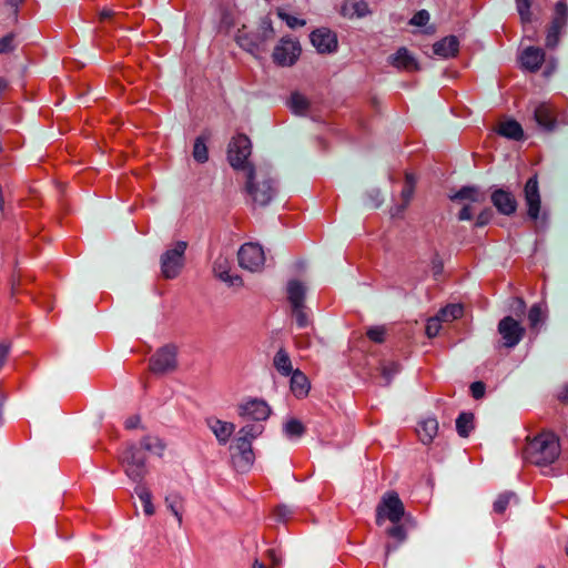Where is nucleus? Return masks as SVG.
<instances>
[{
    "mask_svg": "<svg viewBox=\"0 0 568 568\" xmlns=\"http://www.w3.org/2000/svg\"><path fill=\"white\" fill-rule=\"evenodd\" d=\"M252 144L244 134L234 136L227 151V159L232 168L244 170L246 173L245 191L255 205L265 206L277 194V183L267 168H254L247 162Z\"/></svg>",
    "mask_w": 568,
    "mask_h": 568,
    "instance_id": "1",
    "label": "nucleus"
},
{
    "mask_svg": "<svg viewBox=\"0 0 568 568\" xmlns=\"http://www.w3.org/2000/svg\"><path fill=\"white\" fill-rule=\"evenodd\" d=\"M560 455L558 437L551 432H542L529 440L523 452L526 462L538 467L552 464Z\"/></svg>",
    "mask_w": 568,
    "mask_h": 568,
    "instance_id": "2",
    "label": "nucleus"
},
{
    "mask_svg": "<svg viewBox=\"0 0 568 568\" xmlns=\"http://www.w3.org/2000/svg\"><path fill=\"white\" fill-rule=\"evenodd\" d=\"M274 36L271 21L264 20L255 31L241 29L237 31L235 41L246 52L257 57L265 50V44Z\"/></svg>",
    "mask_w": 568,
    "mask_h": 568,
    "instance_id": "3",
    "label": "nucleus"
},
{
    "mask_svg": "<svg viewBox=\"0 0 568 568\" xmlns=\"http://www.w3.org/2000/svg\"><path fill=\"white\" fill-rule=\"evenodd\" d=\"M120 464L125 475L134 483L141 484L148 473L146 457L141 448L134 444L128 447L120 455Z\"/></svg>",
    "mask_w": 568,
    "mask_h": 568,
    "instance_id": "4",
    "label": "nucleus"
},
{
    "mask_svg": "<svg viewBox=\"0 0 568 568\" xmlns=\"http://www.w3.org/2000/svg\"><path fill=\"white\" fill-rule=\"evenodd\" d=\"M405 513L404 504L394 491L387 493L376 508V524L382 526L385 519L393 524L400 523Z\"/></svg>",
    "mask_w": 568,
    "mask_h": 568,
    "instance_id": "5",
    "label": "nucleus"
},
{
    "mask_svg": "<svg viewBox=\"0 0 568 568\" xmlns=\"http://www.w3.org/2000/svg\"><path fill=\"white\" fill-rule=\"evenodd\" d=\"M186 247V242L179 241L161 255V273L165 278H175L180 274Z\"/></svg>",
    "mask_w": 568,
    "mask_h": 568,
    "instance_id": "6",
    "label": "nucleus"
},
{
    "mask_svg": "<svg viewBox=\"0 0 568 568\" xmlns=\"http://www.w3.org/2000/svg\"><path fill=\"white\" fill-rule=\"evenodd\" d=\"M449 199L455 202L464 203L458 213L459 221H470L474 216L471 204L484 203L486 200L485 193L477 186H463L460 190L449 195Z\"/></svg>",
    "mask_w": 568,
    "mask_h": 568,
    "instance_id": "7",
    "label": "nucleus"
},
{
    "mask_svg": "<svg viewBox=\"0 0 568 568\" xmlns=\"http://www.w3.org/2000/svg\"><path fill=\"white\" fill-rule=\"evenodd\" d=\"M534 119L538 126L547 132L555 130L559 124L568 125V114L557 115L554 105L549 102H541L534 106Z\"/></svg>",
    "mask_w": 568,
    "mask_h": 568,
    "instance_id": "8",
    "label": "nucleus"
},
{
    "mask_svg": "<svg viewBox=\"0 0 568 568\" xmlns=\"http://www.w3.org/2000/svg\"><path fill=\"white\" fill-rule=\"evenodd\" d=\"M568 21V6L560 0L555 6L554 17L547 29L546 47L554 49L558 45L560 36L565 32Z\"/></svg>",
    "mask_w": 568,
    "mask_h": 568,
    "instance_id": "9",
    "label": "nucleus"
},
{
    "mask_svg": "<svg viewBox=\"0 0 568 568\" xmlns=\"http://www.w3.org/2000/svg\"><path fill=\"white\" fill-rule=\"evenodd\" d=\"M301 45L296 39L283 37L273 51V60L281 67L293 65L301 54Z\"/></svg>",
    "mask_w": 568,
    "mask_h": 568,
    "instance_id": "10",
    "label": "nucleus"
},
{
    "mask_svg": "<svg viewBox=\"0 0 568 568\" xmlns=\"http://www.w3.org/2000/svg\"><path fill=\"white\" fill-rule=\"evenodd\" d=\"M239 263L241 267L251 271H260L265 263V254L261 245L245 243L239 250Z\"/></svg>",
    "mask_w": 568,
    "mask_h": 568,
    "instance_id": "11",
    "label": "nucleus"
},
{
    "mask_svg": "<svg viewBox=\"0 0 568 568\" xmlns=\"http://www.w3.org/2000/svg\"><path fill=\"white\" fill-rule=\"evenodd\" d=\"M498 333L503 338L504 346L514 348L525 335V327L511 316H505L498 323Z\"/></svg>",
    "mask_w": 568,
    "mask_h": 568,
    "instance_id": "12",
    "label": "nucleus"
},
{
    "mask_svg": "<svg viewBox=\"0 0 568 568\" xmlns=\"http://www.w3.org/2000/svg\"><path fill=\"white\" fill-rule=\"evenodd\" d=\"M311 42L321 54H331L337 51L338 40L334 31L328 28H318L310 36Z\"/></svg>",
    "mask_w": 568,
    "mask_h": 568,
    "instance_id": "13",
    "label": "nucleus"
},
{
    "mask_svg": "<svg viewBox=\"0 0 568 568\" xmlns=\"http://www.w3.org/2000/svg\"><path fill=\"white\" fill-rule=\"evenodd\" d=\"M237 413L242 418L263 422L268 418L271 408L263 399L250 398L239 405Z\"/></svg>",
    "mask_w": 568,
    "mask_h": 568,
    "instance_id": "14",
    "label": "nucleus"
},
{
    "mask_svg": "<svg viewBox=\"0 0 568 568\" xmlns=\"http://www.w3.org/2000/svg\"><path fill=\"white\" fill-rule=\"evenodd\" d=\"M175 366L176 349L172 345L161 347L150 359V368L156 374L172 371Z\"/></svg>",
    "mask_w": 568,
    "mask_h": 568,
    "instance_id": "15",
    "label": "nucleus"
},
{
    "mask_svg": "<svg viewBox=\"0 0 568 568\" xmlns=\"http://www.w3.org/2000/svg\"><path fill=\"white\" fill-rule=\"evenodd\" d=\"M524 195L526 205L528 207V217L532 221H536L539 217L541 204L538 181L536 175L527 180L524 187Z\"/></svg>",
    "mask_w": 568,
    "mask_h": 568,
    "instance_id": "16",
    "label": "nucleus"
},
{
    "mask_svg": "<svg viewBox=\"0 0 568 568\" xmlns=\"http://www.w3.org/2000/svg\"><path fill=\"white\" fill-rule=\"evenodd\" d=\"M232 258L229 254L221 252L213 262V272L216 277L229 285H241L242 278L230 273Z\"/></svg>",
    "mask_w": 568,
    "mask_h": 568,
    "instance_id": "17",
    "label": "nucleus"
},
{
    "mask_svg": "<svg viewBox=\"0 0 568 568\" xmlns=\"http://www.w3.org/2000/svg\"><path fill=\"white\" fill-rule=\"evenodd\" d=\"M205 423L206 426L214 434L220 445L227 444L235 430V425L233 423L222 420L217 417H207Z\"/></svg>",
    "mask_w": 568,
    "mask_h": 568,
    "instance_id": "18",
    "label": "nucleus"
},
{
    "mask_svg": "<svg viewBox=\"0 0 568 568\" xmlns=\"http://www.w3.org/2000/svg\"><path fill=\"white\" fill-rule=\"evenodd\" d=\"M491 202L500 214L511 215L516 212L517 201L513 193L497 189L491 193Z\"/></svg>",
    "mask_w": 568,
    "mask_h": 568,
    "instance_id": "19",
    "label": "nucleus"
},
{
    "mask_svg": "<svg viewBox=\"0 0 568 568\" xmlns=\"http://www.w3.org/2000/svg\"><path fill=\"white\" fill-rule=\"evenodd\" d=\"M234 447L239 452L237 466L243 470L248 469L254 463L252 442L237 433L234 439Z\"/></svg>",
    "mask_w": 568,
    "mask_h": 568,
    "instance_id": "20",
    "label": "nucleus"
},
{
    "mask_svg": "<svg viewBox=\"0 0 568 568\" xmlns=\"http://www.w3.org/2000/svg\"><path fill=\"white\" fill-rule=\"evenodd\" d=\"M519 60L525 70L536 72L545 60V52L541 48L528 47L521 52Z\"/></svg>",
    "mask_w": 568,
    "mask_h": 568,
    "instance_id": "21",
    "label": "nucleus"
},
{
    "mask_svg": "<svg viewBox=\"0 0 568 568\" xmlns=\"http://www.w3.org/2000/svg\"><path fill=\"white\" fill-rule=\"evenodd\" d=\"M417 436L424 445L433 443L438 433V422L435 417L422 419L416 428Z\"/></svg>",
    "mask_w": 568,
    "mask_h": 568,
    "instance_id": "22",
    "label": "nucleus"
},
{
    "mask_svg": "<svg viewBox=\"0 0 568 568\" xmlns=\"http://www.w3.org/2000/svg\"><path fill=\"white\" fill-rule=\"evenodd\" d=\"M459 42L455 36H448L437 41L433 45V51L436 55L442 58L455 57L458 52Z\"/></svg>",
    "mask_w": 568,
    "mask_h": 568,
    "instance_id": "23",
    "label": "nucleus"
},
{
    "mask_svg": "<svg viewBox=\"0 0 568 568\" xmlns=\"http://www.w3.org/2000/svg\"><path fill=\"white\" fill-rule=\"evenodd\" d=\"M388 60L392 65L400 70L413 71L417 69V61L405 48L398 49Z\"/></svg>",
    "mask_w": 568,
    "mask_h": 568,
    "instance_id": "24",
    "label": "nucleus"
},
{
    "mask_svg": "<svg viewBox=\"0 0 568 568\" xmlns=\"http://www.w3.org/2000/svg\"><path fill=\"white\" fill-rule=\"evenodd\" d=\"M291 390L297 398L307 396L311 385L306 375L300 369H295L291 375Z\"/></svg>",
    "mask_w": 568,
    "mask_h": 568,
    "instance_id": "25",
    "label": "nucleus"
},
{
    "mask_svg": "<svg viewBox=\"0 0 568 568\" xmlns=\"http://www.w3.org/2000/svg\"><path fill=\"white\" fill-rule=\"evenodd\" d=\"M287 298L292 307L303 306L305 300V286L297 280L287 283Z\"/></svg>",
    "mask_w": 568,
    "mask_h": 568,
    "instance_id": "26",
    "label": "nucleus"
},
{
    "mask_svg": "<svg viewBox=\"0 0 568 568\" xmlns=\"http://www.w3.org/2000/svg\"><path fill=\"white\" fill-rule=\"evenodd\" d=\"M498 134L511 139L515 141H519L524 136V131L521 125L515 120H508L499 124L497 129Z\"/></svg>",
    "mask_w": 568,
    "mask_h": 568,
    "instance_id": "27",
    "label": "nucleus"
},
{
    "mask_svg": "<svg viewBox=\"0 0 568 568\" xmlns=\"http://www.w3.org/2000/svg\"><path fill=\"white\" fill-rule=\"evenodd\" d=\"M273 364L277 372L283 376H290L294 372L291 357L284 348H280L276 352L273 358Z\"/></svg>",
    "mask_w": 568,
    "mask_h": 568,
    "instance_id": "28",
    "label": "nucleus"
},
{
    "mask_svg": "<svg viewBox=\"0 0 568 568\" xmlns=\"http://www.w3.org/2000/svg\"><path fill=\"white\" fill-rule=\"evenodd\" d=\"M345 14L351 17L364 18L371 14V9L367 0H348L343 8Z\"/></svg>",
    "mask_w": 568,
    "mask_h": 568,
    "instance_id": "29",
    "label": "nucleus"
},
{
    "mask_svg": "<svg viewBox=\"0 0 568 568\" xmlns=\"http://www.w3.org/2000/svg\"><path fill=\"white\" fill-rule=\"evenodd\" d=\"M183 504L184 499L183 497L178 493L169 494L165 497V505L170 509V511L173 514V516L176 518L179 526L183 523Z\"/></svg>",
    "mask_w": 568,
    "mask_h": 568,
    "instance_id": "30",
    "label": "nucleus"
},
{
    "mask_svg": "<svg viewBox=\"0 0 568 568\" xmlns=\"http://www.w3.org/2000/svg\"><path fill=\"white\" fill-rule=\"evenodd\" d=\"M136 496L141 500L143 505V511L146 516H152L155 513V508L152 504V494L148 487L144 485L138 484V486L134 489Z\"/></svg>",
    "mask_w": 568,
    "mask_h": 568,
    "instance_id": "31",
    "label": "nucleus"
},
{
    "mask_svg": "<svg viewBox=\"0 0 568 568\" xmlns=\"http://www.w3.org/2000/svg\"><path fill=\"white\" fill-rule=\"evenodd\" d=\"M474 429V415L471 413H460L456 419V430L460 437H468Z\"/></svg>",
    "mask_w": 568,
    "mask_h": 568,
    "instance_id": "32",
    "label": "nucleus"
},
{
    "mask_svg": "<svg viewBox=\"0 0 568 568\" xmlns=\"http://www.w3.org/2000/svg\"><path fill=\"white\" fill-rule=\"evenodd\" d=\"M141 449L148 450L154 455L162 456L165 445L164 443L156 436H144L141 442Z\"/></svg>",
    "mask_w": 568,
    "mask_h": 568,
    "instance_id": "33",
    "label": "nucleus"
},
{
    "mask_svg": "<svg viewBox=\"0 0 568 568\" xmlns=\"http://www.w3.org/2000/svg\"><path fill=\"white\" fill-rule=\"evenodd\" d=\"M288 106L295 114H304L308 110L310 102L303 94L293 92L288 100Z\"/></svg>",
    "mask_w": 568,
    "mask_h": 568,
    "instance_id": "34",
    "label": "nucleus"
},
{
    "mask_svg": "<svg viewBox=\"0 0 568 568\" xmlns=\"http://www.w3.org/2000/svg\"><path fill=\"white\" fill-rule=\"evenodd\" d=\"M464 314V307L460 304H449L439 310L437 313L438 318L443 322H452L462 317Z\"/></svg>",
    "mask_w": 568,
    "mask_h": 568,
    "instance_id": "35",
    "label": "nucleus"
},
{
    "mask_svg": "<svg viewBox=\"0 0 568 568\" xmlns=\"http://www.w3.org/2000/svg\"><path fill=\"white\" fill-rule=\"evenodd\" d=\"M283 432L288 438H300L305 433V427L298 419L291 418L284 424Z\"/></svg>",
    "mask_w": 568,
    "mask_h": 568,
    "instance_id": "36",
    "label": "nucleus"
},
{
    "mask_svg": "<svg viewBox=\"0 0 568 568\" xmlns=\"http://www.w3.org/2000/svg\"><path fill=\"white\" fill-rule=\"evenodd\" d=\"M193 158L199 163H205L209 160V151L205 140L202 136L196 138L193 146Z\"/></svg>",
    "mask_w": 568,
    "mask_h": 568,
    "instance_id": "37",
    "label": "nucleus"
},
{
    "mask_svg": "<svg viewBox=\"0 0 568 568\" xmlns=\"http://www.w3.org/2000/svg\"><path fill=\"white\" fill-rule=\"evenodd\" d=\"M264 426L261 424H246L237 433L246 439L253 442L255 438L262 435Z\"/></svg>",
    "mask_w": 568,
    "mask_h": 568,
    "instance_id": "38",
    "label": "nucleus"
},
{
    "mask_svg": "<svg viewBox=\"0 0 568 568\" xmlns=\"http://www.w3.org/2000/svg\"><path fill=\"white\" fill-rule=\"evenodd\" d=\"M545 314L540 304H534L528 313L529 325L532 329L537 328L538 325L544 321Z\"/></svg>",
    "mask_w": 568,
    "mask_h": 568,
    "instance_id": "39",
    "label": "nucleus"
},
{
    "mask_svg": "<svg viewBox=\"0 0 568 568\" xmlns=\"http://www.w3.org/2000/svg\"><path fill=\"white\" fill-rule=\"evenodd\" d=\"M511 499H516V495L514 493L506 491L500 494L494 503V511L503 514L507 509Z\"/></svg>",
    "mask_w": 568,
    "mask_h": 568,
    "instance_id": "40",
    "label": "nucleus"
},
{
    "mask_svg": "<svg viewBox=\"0 0 568 568\" xmlns=\"http://www.w3.org/2000/svg\"><path fill=\"white\" fill-rule=\"evenodd\" d=\"M292 313L296 321L297 327L305 328L311 324L308 313L306 312L305 305L292 307Z\"/></svg>",
    "mask_w": 568,
    "mask_h": 568,
    "instance_id": "41",
    "label": "nucleus"
},
{
    "mask_svg": "<svg viewBox=\"0 0 568 568\" xmlns=\"http://www.w3.org/2000/svg\"><path fill=\"white\" fill-rule=\"evenodd\" d=\"M517 11L524 23L530 22V0H516Z\"/></svg>",
    "mask_w": 568,
    "mask_h": 568,
    "instance_id": "42",
    "label": "nucleus"
},
{
    "mask_svg": "<svg viewBox=\"0 0 568 568\" xmlns=\"http://www.w3.org/2000/svg\"><path fill=\"white\" fill-rule=\"evenodd\" d=\"M400 366L398 363L392 362L388 364L383 365L382 367V375L386 381V385H388L392 381V378L399 373Z\"/></svg>",
    "mask_w": 568,
    "mask_h": 568,
    "instance_id": "43",
    "label": "nucleus"
},
{
    "mask_svg": "<svg viewBox=\"0 0 568 568\" xmlns=\"http://www.w3.org/2000/svg\"><path fill=\"white\" fill-rule=\"evenodd\" d=\"M367 336L375 343H383L385 339L386 329L384 326H373L367 329Z\"/></svg>",
    "mask_w": 568,
    "mask_h": 568,
    "instance_id": "44",
    "label": "nucleus"
},
{
    "mask_svg": "<svg viewBox=\"0 0 568 568\" xmlns=\"http://www.w3.org/2000/svg\"><path fill=\"white\" fill-rule=\"evenodd\" d=\"M443 321L440 318H438V315L436 314V316L434 317H430L428 321H427V324H426V334L428 337H435L438 333H439V329H440V323Z\"/></svg>",
    "mask_w": 568,
    "mask_h": 568,
    "instance_id": "45",
    "label": "nucleus"
},
{
    "mask_svg": "<svg viewBox=\"0 0 568 568\" xmlns=\"http://www.w3.org/2000/svg\"><path fill=\"white\" fill-rule=\"evenodd\" d=\"M278 17L286 22V24L292 28V29H295V28H298V27H303L305 26V20L303 19H300L297 17H294L290 13H286V12H278Z\"/></svg>",
    "mask_w": 568,
    "mask_h": 568,
    "instance_id": "46",
    "label": "nucleus"
},
{
    "mask_svg": "<svg viewBox=\"0 0 568 568\" xmlns=\"http://www.w3.org/2000/svg\"><path fill=\"white\" fill-rule=\"evenodd\" d=\"M387 534L389 537L396 539L398 542H403L407 536L404 526L400 525L399 523L394 524V526L387 530Z\"/></svg>",
    "mask_w": 568,
    "mask_h": 568,
    "instance_id": "47",
    "label": "nucleus"
},
{
    "mask_svg": "<svg viewBox=\"0 0 568 568\" xmlns=\"http://www.w3.org/2000/svg\"><path fill=\"white\" fill-rule=\"evenodd\" d=\"M429 21V13L426 10H420L416 12L410 19V24L417 27H424Z\"/></svg>",
    "mask_w": 568,
    "mask_h": 568,
    "instance_id": "48",
    "label": "nucleus"
},
{
    "mask_svg": "<svg viewBox=\"0 0 568 568\" xmlns=\"http://www.w3.org/2000/svg\"><path fill=\"white\" fill-rule=\"evenodd\" d=\"M493 217V211L491 209H484L478 215H477V219H476V223L475 225L477 227H483L485 225H487L490 220Z\"/></svg>",
    "mask_w": 568,
    "mask_h": 568,
    "instance_id": "49",
    "label": "nucleus"
},
{
    "mask_svg": "<svg viewBox=\"0 0 568 568\" xmlns=\"http://www.w3.org/2000/svg\"><path fill=\"white\" fill-rule=\"evenodd\" d=\"M14 44H13V36L8 34L0 39V54L2 53H9L13 51Z\"/></svg>",
    "mask_w": 568,
    "mask_h": 568,
    "instance_id": "50",
    "label": "nucleus"
},
{
    "mask_svg": "<svg viewBox=\"0 0 568 568\" xmlns=\"http://www.w3.org/2000/svg\"><path fill=\"white\" fill-rule=\"evenodd\" d=\"M486 386L483 382H474L470 385L471 396L476 399H479L485 394Z\"/></svg>",
    "mask_w": 568,
    "mask_h": 568,
    "instance_id": "51",
    "label": "nucleus"
},
{
    "mask_svg": "<svg viewBox=\"0 0 568 568\" xmlns=\"http://www.w3.org/2000/svg\"><path fill=\"white\" fill-rule=\"evenodd\" d=\"M10 353V344L9 343H0V371L4 366L7 358Z\"/></svg>",
    "mask_w": 568,
    "mask_h": 568,
    "instance_id": "52",
    "label": "nucleus"
},
{
    "mask_svg": "<svg viewBox=\"0 0 568 568\" xmlns=\"http://www.w3.org/2000/svg\"><path fill=\"white\" fill-rule=\"evenodd\" d=\"M414 193V187L404 185L402 190L403 205L400 211H403L409 203Z\"/></svg>",
    "mask_w": 568,
    "mask_h": 568,
    "instance_id": "53",
    "label": "nucleus"
},
{
    "mask_svg": "<svg viewBox=\"0 0 568 568\" xmlns=\"http://www.w3.org/2000/svg\"><path fill=\"white\" fill-rule=\"evenodd\" d=\"M140 422H141L140 416L133 415V416L126 418L124 426L126 429H134L140 425Z\"/></svg>",
    "mask_w": 568,
    "mask_h": 568,
    "instance_id": "54",
    "label": "nucleus"
},
{
    "mask_svg": "<svg viewBox=\"0 0 568 568\" xmlns=\"http://www.w3.org/2000/svg\"><path fill=\"white\" fill-rule=\"evenodd\" d=\"M416 184V178L413 173H406L405 174V185L415 187Z\"/></svg>",
    "mask_w": 568,
    "mask_h": 568,
    "instance_id": "55",
    "label": "nucleus"
},
{
    "mask_svg": "<svg viewBox=\"0 0 568 568\" xmlns=\"http://www.w3.org/2000/svg\"><path fill=\"white\" fill-rule=\"evenodd\" d=\"M113 14H114L113 10H111V9H103L100 12V19L101 20H108V19H111L113 17Z\"/></svg>",
    "mask_w": 568,
    "mask_h": 568,
    "instance_id": "56",
    "label": "nucleus"
},
{
    "mask_svg": "<svg viewBox=\"0 0 568 568\" xmlns=\"http://www.w3.org/2000/svg\"><path fill=\"white\" fill-rule=\"evenodd\" d=\"M276 513H277L278 518L284 520L287 517L290 511L286 507H280V508H277Z\"/></svg>",
    "mask_w": 568,
    "mask_h": 568,
    "instance_id": "57",
    "label": "nucleus"
},
{
    "mask_svg": "<svg viewBox=\"0 0 568 568\" xmlns=\"http://www.w3.org/2000/svg\"><path fill=\"white\" fill-rule=\"evenodd\" d=\"M296 344L298 347L301 348H306L308 347V342L307 341H304V338H300V337H296Z\"/></svg>",
    "mask_w": 568,
    "mask_h": 568,
    "instance_id": "58",
    "label": "nucleus"
},
{
    "mask_svg": "<svg viewBox=\"0 0 568 568\" xmlns=\"http://www.w3.org/2000/svg\"><path fill=\"white\" fill-rule=\"evenodd\" d=\"M23 0H8V4L13 8L18 9V7L22 3Z\"/></svg>",
    "mask_w": 568,
    "mask_h": 568,
    "instance_id": "59",
    "label": "nucleus"
},
{
    "mask_svg": "<svg viewBox=\"0 0 568 568\" xmlns=\"http://www.w3.org/2000/svg\"><path fill=\"white\" fill-rule=\"evenodd\" d=\"M559 399H560L561 402H568V388H565V389L560 393V395H559Z\"/></svg>",
    "mask_w": 568,
    "mask_h": 568,
    "instance_id": "60",
    "label": "nucleus"
},
{
    "mask_svg": "<svg viewBox=\"0 0 568 568\" xmlns=\"http://www.w3.org/2000/svg\"><path fill=\"white\" fill-rule=\"evenodd\" d=\"M7 88V81L0 78V93Z\"/></svg>",
    "mask_w": 568,
    "mask_h": 568,
    "instance_id": "61",
    "label": "nucleus"
},
{
    "mask_svg": "<svg viewBox=\"0 0 568 568\" xmlns=\"http://www.w3.org/2000/svg\"><path fill=\"white\" fill-rule=\"evenodd\" d=\"M516 302L519 304L520 312L523 313L525 310V303L521 298H516Z\"/></svg>",
    "mask_w": 568,
    "mask_h": 568,
    "instance_id": "62",
    "label": "nucleus"
},
{
    "mask_svg": "<svg viewBox=\"0 0 568 568\" xmlns=\"http://www.w3.org/2000/svg\"><path fill=\"white\" fill-rule=\"evenodd\" d=\"M395 549H396V546H392L390 544L386 545V556H388V554Z\"/></svg>",
    "mask_w": 568,
    "mask_h": 568,
    "instance_id": "63",
    "label": "nucleus"
},
{
    "mask_svg": "<svg viewBox=\"0 0 568 568\" xmlns=\"http://www.w3.org/2000/svg\"><path fill=\"white\" fill-rule=\"evenodd\" d=\"M253 568H266V566L262 562L255 561Z\"/></svg>",
    "mask_w": 568,
    "mask_h": 568,
    "instance_id": "64",
    "label": "nucleus"
}]
</instances>
